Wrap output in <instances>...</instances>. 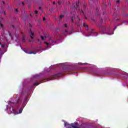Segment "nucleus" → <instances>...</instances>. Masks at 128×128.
<instances>
[{
  "label": "nucleus",
  "mask_w": 128,
  "mask_h": 128,
  "mask_svg": "<svg viewBox=\"0 0 128 128\" xmlns=\"http://www.w3.org/2000/svg\"><path fill=\"white\" fill-rule=\"evenodd\" d=\"M9 110L10 112H9V114H22V108H20L19 110V112H18L16 110H14V107L11 106L10 108L9 109Z\"/></svg>",
  "instance_id": "1"
},
{
  "label": "nucleus",
  "mask_w": 128,
  "mask_h": 128,
  "mask_svg": "<svg viewBox=\"0 0 128 128\" xmlns=\"http://www.w3.org/2000/svg\"><path fill=\"white\" fill-rule=\"evenodd\" d=\"M63 74L62 73H58L55 75H54L51 77V78H48L47 79H46V80H54L56 78H60V76H62Z\"/></svg>",
  "instance_id": "2"
},
{
  "label": "nucleus",
  "mask_w": 128,
  "mask_h": 128,
  "mask_svg": "<svg viewBox=\"0 0 128 128\" xmlns=\"http://www.w3.org/2000/svg\"><path fill=\"white\" fill-rule=\"evenodd\" d=\"M12 104L14 106H15L16 110H18V108H20V99H18L16 102H14V103L10 101L8 102V104Z\"/></svg>",
  "instance_id": "3"
},
{
  "label": "nucleus",
  "mask_w": 128,
  "mask_h": 128,
  "mask_svg": "<svg viewBox=\"0 0 128 128\" xmlns=\"http://www.w3.org/2000/svg\"><path fill=\"white\" fill-rule=\"evenodd\" d=\"M71 71H72L71 67L68 66H64L63 68V72H71Z\"/></svg>",
  "instance_id": "4"
},
{
  "label": "nucleus",
  "mask_w": 128,
  "mask_h": 128,
  "mask_svg": "<svg viewBox=\"0 0 128 128\" xmlns=\"http://www.w3.org/2000/svg\"><path fill=\"white\" fill-rule=\"evenodd\" d=\"M101 32H102L103 34H106V27L104 26H98Z\"/></svg>",
  "instance_id": "5"
},
{
  "label": "nucleus",
  "mask_w": 128,
  "mask_h": 128,
  "mask_svg": "<svg viewBox=\"0 0 128 128\" xmlns=\"http://www.w3.org/2000/svg\"><path fill=\"white\" fill-rule=\"evenodd\" d=\"M64 126L66 128H72V124H68V122H64Z\"/></svg>",
  "instance_id": "6"
},
{
  "label": "nucleus",
  "mask_w": 128,
  "mask_h": 128,
  "mask_svg": "<svg viewBox=\"0 0 128 128\" xmlns=\"http://www.w3.org/2000/svg\"><path fill=\"white\" fill-rule=\"evenodd\" d=\"M24 52L26 54H36V52H35V53H34V52H32V51L28 52V50H24Z\"/></svg>",
  "instance_id": "7"
},
{
  "label": "nucleus",
  "mask_w": 128,
  "mask_h": 128,
  "mask_svg": "<svg viewBox=\"0 0 128 128\" xmlns=\"http://www.w3.org/2000/svg\"><path fill=\"white\" fill-rule=\"evenodd\" d=\"M30 36L32 40H34V34L32 32H30Z\"/></svg>",
  "instance_id": "8"
},
{
  "label": "nucleus",
  "mask_w": 128,
  "mask_h": 128,
  "mask_svg": "<svg viewBox=\"0 0 128 128\" xmlns=\"http://www.w3.org/2000/svg\"><path fill=\"white\" fill-rule=\"evenodd\" d=\"M78 8L79 10H80V2H78V1H77L76 2V10Z\"/></svg>",
  "instance_id": "9"
},
{
  "label": "nucleus",
  "mask_w": 128,
  "mask_h": 128,
  "mask_svg": "<svg viewBox=\"0 0 128 128\" xmlns=\"http://www.w3.org/2000/svg\"><path fill=\"white\" fill-rule=\"evenodd\" d=\"M63 18H64V14L60 15V16L59 17V20H62Z\"/></svg>",
  "instance_id": "10"
},
{
  "label": "nucleus",
  "mask_w": 128,
  "mask_h": 128,
  "mask_svg": "<svg viewBox=\"0 0 128 128\" xmlns=\"http://www.w3.org/2000/svg\"><path fill=\"white\" fill-rule=\"evenodd\" d=\"M83 26H84L85 28H88V26L86 24V23L83 24Z\"/></svg>",
  "instance_id": "11"
},
{
  "label": "nucleus",
  "mask_w": 128,
  "mask_h": 128,
  "mask_svg": "<svg viewBox=\"0 0 128 128\" xmlns=\"http://www.w3.org/2000/svg\"><path fill=\"white\" fill-rule=\"evenodd\" d=\"M71 20H72V26H73L74 24V17H72L71 18Z\"/></svg>",
  "instance_id": "12"
},
{
  "label": "nucleus",
  "mask_w": 128,
  "mask_h": 128,
  "mask_svg": "<svg viewBox=\"0 0 128 128\" xmlns=\"http://www.w3.org/2000/svg\"><path fill=\"white\" fill-rule=\"evenodd\" d=\"M64 26L65 28H67L68 30V24H66V23L64 24Z\"/></svg>",
  "instance_id": "13"
},
{
  "label": "nucleus",
  "mask_w": 128,
  "mask_h": 128,
  "mask_svg": "<svg viewBox=\"0 0 128 128\" xmlns=\"http://www.w3.org/2000/svg\"><path fill=\"white\" fill-rule=\"evenodd\" d=\"M22 42H26V38H24V36H23Z\"/></svg>",
  "instance_id": "14"
},
{
  "label": "nucleus",
  "mask_w": 128,
  "mask_h": 128,
  "mask_svg": "<svg viewBox=\"0 0 128 128\" xmlns=\"http://www.w3.org/2000/svg\"><path fill=\"white\" fill-rule=\"evenodd\" d=\"M0 46H1V47L4 48V46L2 44V42H0Z\"/></svg>",
  "instance_id": "15"
},
{
  "label": "nucleus",
  "mask_w": 128,
  "mask_h": 128,
  "mask_svg": "<svg viewBox=\"0 0 128 128\" xmlns=\"http://www.w3.org/2000/svg\"><path fill=\"white\" fill-rule=\"evenodd\" d=\"M49 10H50V12H52V10H54V8H50L49 9Z\"/></svg>",
  "instance_id": "16"
},
{
  "label": "nucleus",
  "mask_w": 128,
  "mask_h": 128,
  "mask_svg": "<svg viewBox=\"0 0 128 128\" xmlns=\"http://www.w3.org/2000/svg\"><path fill=\"white\" fill-rule=\"evenodd\" d=\"M90 34H96V36L98 34V32H91Z\"/></svg>",
  "instance_id": "17"
},
{
  "label": "nucleus",
  "mask_w": 128,
  "mask_h": 128,
  "mask_svg": "<svg viewBox=\"0 0 128 128\" xmlns=\"http://www.w3.org/2000/svg\"><path fill=\"white\" fill-rule=\"evenodd\" d=\"M36 84L37 86H38V84H38V82L34 83V85L36 86Z\"/></svg>",
  "instance_id": "18"
},
{
  "label": "nucleus",
  "mask_w": 128,
  "mask_h": 128,
  "mask_svg": "<svg viewBox=\"0 0 128 128\" xmlns=\"http://www.w3.org/2000/svg\"><path fill=\"white\" fill-rule=\"evenodd\" d=\"M41 38L42 40H44V38L42 36H41Z\"/></svg>",
  "instance_id": "19"
},
{
  "label": "nucleus",
  "mask_w": 128,
  "mask_h": 128,
  "mask_svg": "<svg viewBox=\"0 0 128 128\" xmlns=\"http://www.w3.org/2000/svg\"><path fill=\"white\" fill-rule=\"evenodd\" d=\"M44 44H46V46H48V43L47 42H44Z\"/></svg>",
  "instance_id": "20"
},
{
  "label": "nucleus",
  "mask_w": 128,
  "mask_h": 128,
  "mask_svg": "<svg viewBox=\"0 0 128 128\" xmlns=\"http://www.w3.org/2000/svg\"><path fill=\"white\" fill-rule=\"evenodd\" d=\"M120 0H118L116 2V4H120Z\"/></svg>",
  "instance_id": "21"
},
{
  "label": "nucleus",
  "mask_w": 128,
  "mask_h": 128,
  "mask_svg": "<svg viewBox=\"0 0 128 128\" xmlns=\"http://www.w3.org/2000/svg\"><path fill=\"white\" fill-rule=\"evenodd\" d=\"M0 27L1 28H4V25H2V24H0Z\"/></svg>",
  "instance_id": "22"
},
{
  "label": "nucleus",
  "mask_w": 128,
  "mask_h": 128,
  "mask_svg": "<svg viewBox=\"0 0 128 128\" xmlns=\"http://www.w3.org/2000/svg\"><path fill=\"white\" fill-rule=\"evenodd\" d=\"M82 14H84V10H82Z\"/></svg>",
  "instance_id": "23"
},
{
  "label": "nucleus",
  "mask_w": 128,
  "mask_h": 128,
  "mask_svg": "<svg viewBox=\"0 0 128 128\" xmlns=\"http://www.w3.org/2000/svg\"><path fill=\"white\" fill-rule=\"evenodd\" d=\"M16 12H18V10L16 9Z\"/></svg>",
  "instance_id": "24"
},
{
  "label": "nucleus",
  "mask_w": 128,
  "mask_h": 128,
  "mask_svg": "<svg viewBox=\"0 0 128 128\" xmlns=\"http://www.w3.org/2000/svg\"><path fill=\"white\" fill-rule=\"evenodd\" d=\"M2 2L4 4H6V2L4 1H2Z\"/></svg>",
  "instance_id": "25"
},
{
  "label": "nucleus",
  "mask_w": 128,
  "mask_h": 128,
  "mask_svg": "<svg viewBox=\"0 0 128 128\" xmlns=\"http://www.w3.org/2000/svg\"><path fill=\"white\" fill-rule=\"evenodd\" d=\"M68 30H65V32H68Z\"/></svg>",
  "instance_id": "26"
},
{
  "label": "nucleus",
  "mask_w": 128,
  "mask_h": 128,
  "mask_svg": "<svg viewBox=\"0 0 128 128\" xmlns=\"http://www.w3.org/2000/svg\"><path fill=\"white\" fill-rule=\"evenodd\" d=\"M38 10H36V11H35V14H38Z\"/></svg>",
  "instance_id": "27"
},
{
  "label": "nucleus",
  "mask_w": 128,
  "mask_h": 128,
  "mask_svg": "<svg viewBox=\"0 0 128 128\" xmlns=\"http://www.w3.org/2000/svg\"><path fill=\"white\" fill-rule=\"evenodd\" d=\"M22 6H24V2H22Z\"/></svg>",
  "instance_id": "28"
},
{
  "label": "nucleus",
  "mask_w": 128,
  "mask_h": 128,
  "mask_svg": "<svg viewBox=\"0 0 128 128\" xmlns=\"http://www.w3.org/2000/svg\"><path fill=\"white\" fill-rule=\"evenodd\" d=\"M43 20H46V18H43Z\"/></svg>",
  "instance_id": "29"
},
{
  "label": "nucleus",
  "mask_w": 128,
  "mask_h": 128,
  "mask_svg": "<svg viewBox=\"0 0 128 128\" xmlns=\"http://www.w3.org/2000/svg\"><path fill=\"white\" fill-rule=\"evenodd\" d=\"M39 10H42V7H39Z\"/></svg>",
  "instance_id": "30"
},
{
  "label": "nucleus",
  "mask_w": 128,
  "mask_h": 128,
  "mask_svg": "<svg viewBox=\"0 0 128 128\" xmlns=\"http://www.w3.org/2000/svg\"><path fill=\"white\" fill-rule=\"evenodd\" d=\"M94 29H92V32H94Z\"/></svg>",
  "instance_id": "31"
},
{
  "label": "nucleus",
  "mask_w": 128,
  "mask_h": 128,
  "mask_svg": "<svg viewBox=\"0 0 128 128\" xmlns=\"http://www.w3.org/2000/svg\"><path fill=\"white\" fill-rule=\"evenodd\" d=\"M100 23L102 24V21H100Z\"/></svg>",
  "instance_id": "32"
},
{
  "label": "nucleus",
  "mask_w": 128,
  "mask_h": 128,
  "mask_svg": "<svg viewBox=\"0 0 128 128\" xmlns=\"http://www.w3.org/2000/svg\"><path fill=\"white\" fill-rule=\"evenodd\" d=\"M58 4H60V2H58Z\"/></svg>",
  "instance_id": "33"
},
{
  "label": "nucleus",
  "mask_w": 128,
  "mask_h": 128,
  "mask_svg": "<svg viewBox=\"0 0 128 128\" xmlns=\"http://www.w3.org/2000/svg\"><path fill=\"white\" fill-rule=\"evenodd\" d=\"M56 4V2H53V4Z\"/></svg>",
  "instance_id": "34"
},
{
  "label": "nucleus",
  "mask_w": 128,
  "mask_h": 128,
  "mask_svg": "<svg viewBox=\"0 0 128 128\" xmlns=\"http://www.w3.org/2000/svg\"><path fill=\"white\" fill-rule=\"evenodd\" d=\"M84 8H86V6H84Z\"/></svg>",
  "instance_id": "35"
},
{
  "label": "nucleus",
  "mask_w": 128,
  "mask_h": 128,
  "mask_svg": "<svg viewBox=\"0 0 128 128\" xmlns=\"http://www.w3.org/2000/svg\"><path fill=\"white\" fill-rule=\"evenodd\" d=\"M38 42H40V39H38Z\"/></svg>",
  "instance_id": "36"
},
{
  "label": "nucleus",
  "mask_w": 128,
  "mask_h": 128,
  "mask_svg": "<svg viewBox=\"0 0 128 128\" xmlns=\"http://www.w3.org/2000/svg\"><path fill=\"white\" fill-rule=\"evenodd\" d=\"M84 18H86V16H84Z\"/></svg>",
  "instance_id": "37"
},
{
  "label": "nucleus",
  "mask_w": 128,
  "mask_h": 128,
  "mask_svg": "<svg viewBox=\"0 0 128 128\" xmlns=\"http://www.w3.org/2000/svg\"><path fill=\"white\" fill-rule=\"evenodd\" d=\"M45 38H46V36H45Z\"/></svg>",
  "instance_id": "38"
},
{
  "label": "nucleus",
  "mask_w": 128,
  "mask_h": 128,
  "mask_svg": "<svg viewBox=\"0 0 128 128\" xmlns=\"http://www.w3.org/2000/svg\"><path fill=\"white\" fill-rule=\"evenodd\" d=\"M12 26H13V27H14V25H12Z\"/></svg>",
  "instance_id": "39"
},
{
  "label": "nucleus",
  "mask_w": 128,
  "mask_h": 128,
  "mask_svg": "<svg viewBox=\"0 0 128 128\" xmlns=\"http://www.w3.org/2000/svg\"><path fill=\"white\" fill-rule=\"evenodd\" d=\"M30 16H32V14H30Z\"/></svg>",
  "instance_id": "40"
},
{
  "label": "nucleus",
  "mask_w": 128,
  "mask_h": 128,
  "mask_svg": "<svg viewBox=\"0 0 128 128\" xmlns=\"http://www.w3.org/2000/svg\"><path fill=\"white\" fill-rule=\"evenodd\" d=\"M32 25H30V26H31Z\"/></svg>",
  "instance_id": "41"
}]
</instances>
